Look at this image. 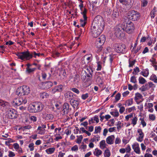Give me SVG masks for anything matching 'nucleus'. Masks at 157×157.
Masks as SVG:
<instances>
[{"label":"nucleus","instance_id":"ea45409f","mask_svg":"<svg viewBox=\"0 0 157 157\" xmlns=\"http://www.w3.org/2000/svg\"><path fill=\"white\" fill-rule=\"evenodd\" d=\"M87 18L85 19L83 18V19H81L80 20V25L82 27H84L86 25V23Z\"/></svg>","mask_w":157,"mask_h":157},{"label":"nucleus","instance_id":"7ed1b4c3","mask_svg":"<svg viewBox=\"0 0 157 157\" xmlns=\"http://www.w3.org/2000/svg\"><path fill=\"white\" fill-rule=\"evenodd\" d=\"M43 106V104L40 102H34L29 105L28 110L31 113H38L42 110Z\"/></svg>","mask_w":157,"mask_h":157},{"label":"nucleus","instance_id":"ddd939ff","mask_svg":"<svg viewBox=\"0 0 157 157\" xmlns=\"http://www.w3.org/2000/svg\"><path fill=\"white\" fill-rule=\"evenodd\" d=\"M93 70L90 67H87L86 71H85L86 76L89 78V80H91L93 77Z\"/></svg>","mask_w":157,"mask_h":157},{"label":"nucleus","instance_id":"774afa93","mask_svg":"<svg viewBox=\"0 0 157 157\" xmlns=\"http://www.w3.org/2000/svg\"><path fill=\"white\" fill-rule=\"evenodd\" d=\"M89 97V94L88 93H86L84 94H82L81 96L82 99L84 100L86 99Z\"/></svg>","mask_w":157,"mask_h":157},{"label":"nucleus","instance_id":"4be33fe9","mask_svg":"<svg viewBox=\"0 0 157 157\" xmlns=\"http://www.w3.org/2000/svg\"><path fill=\"white\" fill-rule=\"evenodd\" d=\"M157 12V8L155 6H154L150 13V15L151 18H154L155 17L156 14Z\"/></svg>","mask_w":157,"mask_h":157},{"label":"nucleus","instance_id":"bb28decb","mask_svg":"<svg viewBox=\"0 0 157 157\" xmlns=\"http://www.w3.org/2000/svg\"><path fill=\"white\" fill-rule=\"evenodd\" d=\"M134 115V117L131 119V124L133 126H134L137 124L138 121V118L135 116V114Z\"/></svg>","mask_w":157,"mask_h":157},{"label":"nucleus","instance_id":"f257e3e1","mask_svg":"<svg viewBox=\"0 0 157 157\" xmlns=\"http://www.w3.org/2000/svg\"><path fill=\"white\" fill-rule=\"evenodd\" d=\"M105 22L103 18L99 15L96 16L94 19L90 32L94 37L98 36L103 30Z\"/></svg>","mask_w":157,"mask_h":157},{"label":"nucleus","instance_id":"79ce46f5","mask_svg":"<svg viewBox=\"0 0 157 157\" xmlns=\"http://www.w3.org/2000/svg\"><path fill=\"white\" fill-rule=\"evenodd\" d=\"M140 72V69L138 67H136L133 69V71L132 72V74L134 75H136Z\"/></svg>","mask_w":157,"mask_h":157},{"label":"nucleus","instance_id":"c03bdc74","mask_svg":"<svg viewBox=\"0 0 157 157\" xmlns=\"http://www.w3.org/2000/svg\"><path fill=\"white\" fill-rule=\"evenodd\" d=\"M141 6L144 7L147 6L148 3V0H141Z\"/></svg>","mask_w":157,"mask_h":157},{"label":"nucleus","instance_id":"bf43d9fd","mask_svg":"<svg viewBox=\"0 0 157 157\" xmlns=\"http://www.w3.org/2000/svg\"><path fill=\"white\" fill-rule=\"evenodd\" d=\"M126 110L128 111L129 113H130L132 111L136 110V108L135 106H133L131 107L126 109Z\"/></svg>","mask_w":157,"mask_h":157},{"label":"nucleus","instance_id":"473e14b6","mask_svg":"<svg viewBox=\"0 0 157 157\" xmlns=\"http://www.w3.org/2000/svg\"><path fill=\"white\" fill-rule=\"evenodd\" d=\"M54 118L53 115L51 114H45V118L47 120H52Z\"/></svg>","mask_w":157,"mask_h":157},{"label":"nucleus","instance_id":"6ab92c4d","mask_svg":"<svg viewBox=\"0 0 157 157\" xmlns=\"http://www.w3.org/2000/svg\"><path fill=\"white\" fill-rule=\"evenodd\" d=\"M115 139L114 135H111L107 137L106 139L107 143L109 144H112Z\"/></svg>","mask_w":157,"mask_h":157},{"label":"nucleus","instance_id":"3c124183","mask_svg":"<svg viewBox=\"0 0 157 157\" xmlns=\"http://www.w3.org/2000/svg\"><path fill=\"white\" fill-rule=\"evenodd\" d=\"M110 114L114 117H117L119 115V113L117 110H116L115 111L111 112Z\"/></svg>","mask_w":157,"mask_h":157},{"label":"nucleus","instance_id":"338daca9","mask_svg":"<svg viewBox=\"0 0 157 157\" xmlns=\"http://www.w3.org/2000/svg\"><path fill=\"white\" fill-rule=\"evenodd\" d=\"M94 121H95L96 123H98L99 122V117L98 116L96 115L93 117Z\"/></svg>","mask_w":157,"mask_h":157},{"label":"nucleus","instance_id":"a18cd8bd","mask_svg":"<svg viewBox=\"0 0 157 157\" xmlns=\"http://www.w3.org/2000/svg\"><path fill=\"white\" fill-rule=\"evenodd\" d=\"M96 63L97 64V68L96 70L98 71H101L102 68V66L101 65L102 62H96Z\"/></svg>","mask_w":157,"mask_h":157},{"label":"nucleus","instance_id":"864d4df0","mask_svg":"<svg viewBox=\"0 0 157 157\" xmlns=\"http://www.w3.org/2000/svg\"><path fill=\"white\" fill-rule=\"evenodd\" d=\"M0 105L4 107L8 106L9 105V103L4 101H0Z\"/></svg>","mask_w":157,"mask_h":157},{"label":"nucleus","instance_id":"58836bf2","mask_svg":"<svg viewBox=\"0 0 157 157\" xmlns=\"http://www.w3.org/2000/svg\"><path fill=\"white\" fill-rule=\"evenodd\" d=\"M140 121V124L142 125L143 127H144L147 125V123L145 121L144 118L141 117L139 119Z\"/></svg>","mask_w":157,"mask_h":157},{"label":"nucleus","instance_id":"39448f33","mask_svg":"<svg viewBox=\"0 0 157 157\" xmlns=\"http://www.w3.org/2000/svg\"><path fill=\"white\" fill-rule=\"evenodd\" d=\"M30 89L29 86H23L18 88L16 90V94L18 96H25L29 93Z\"/></svg>","mask_w":157,"mask_h":157},{"label":"nucleus","instance_id":"8fccbe9b","mask_svg":"<svg viewBox=\"0 0 157 157\" xmlns=\"http://www.w3.org/2000/svg\"><path fill=\"white\" fill-rule=\"evenodd\" d=\"M125 151L126 153H130L131 149L130 146L129 145H127L126 147L124 148Z\"/></svg>","mask_w":157,"mask_h":157},{"label":"nucleus","instance_id":"e433bc0d","mask_svg":"<svg viewBox=\"0 0 157 157\" xmlns=\"http://www.w3.org/2000/svg\"><path fill=\"white\" fill-rule=\"evenodd\" d=\"M48 96V94L45 92L41 93L40 94V98L42 99L47 98Z\"/></svg>","mask_w":157,"mask_h":157},{"label":"nucleus","instance_id":"7c9ffc66","mask_svg":"<svg viewBox=\"0 0 157 157\" xmlns=\"http://www.w3.org/2000/svg\"><path fill=\"white\" fill-rule=\"evenodd\" d=\"M38 133L40 135H44L46 132L45 129L41 128V127H38L37 130Z\"/></svg>","mask_w":157,"mask_h":157},{"label":"nucleus","instance_id":"a19ab883","mask_svg":"<svg viewBox=\"0 0 157 157\" xmlns=\"http://www.w3.org/2000/svg\"><path fill=\"white\" fill-rule=\"evenodd\" d=\"M119 16V12L117 10H113L112 13V17L113 18H117Z\"/></svg>","mask_w":157,"mask_h":157},{"label":"nucleus","instance_id":"dca6fc26","mask_svg":"<svg viewBox=\"0 0 157 157\" xmlns=\"http://www.w3.org/2000/svg\"><path fill=\"white\" fill-rule=\"evenodd\" d=\"M132 147L134 151L136 154H140L141 153L139 145L138 143L137 142L134 143L132 145Z\"/></svg>","mask_w":157,"mask_h":157},{"label":"nucleus","instance_id":"b1692460","mask_svg":"<svg viewBox=\"0 0 157 157\" xmlns=\"http://www.w3.org/2000/svg\"><path fill=\"white\" fill-rule=\"evenodd\" d=\"M140 74L143 76L145 77H147L149 74V70L147 68L144 70L143 71L140 73Z\"/></svg>","mask_w":157,"mask_h":157},{"label":"nucleus","instance_id":"37998d69","mask_svg":"<svg viewBox=\"0 0 157 157\" xmlns=\"http://www.w3.org/2000/svg\"><path fill=\"white\" fill-rule=\"evenodd\" d=\"M130 82L134 84L137 83V81L136 79V77L133 76H132L130 78Z\"/></svg>","mask_w":157,"mask_h":157},{"label":"nucleus","instance_id":"5701e85b","mask_svg":"<svg viewBox=\"0 0 157 157\" xmlns=\"http://www.w3.org/2000/svg\"><path fill=\"white\" fill-rule=\"evenodd\" d=\"M143 98V96L141 94L137 92L135 94V97H134V100L136 102L137 104H138L139 103L137 102V100L141 99Z\"/></svg>","mask_w":157,"mask_h":157},{"label":"nucleus","instance_id":"de8ad7c7","mask_svg":"<svg viewBox=\"0 0 157 157\" xmlns=\"http://www.w3.org/2000/svg\"><path fill=\"white\" fill-rule=\"evenodd\" d=\"M145 106H146V108H149L150 109V108H151L153 106V104L152 103H147L146 102L145 104Z\"/></svg>","mask_w":157,"mask_h":157},{"label":"nucleus","instance_id":"4d7b16f0","mask_svg":"<svg viewBox=\"0 0 157 157\" xmlns=\"http://www.w3.org/2000/svg\"><path fill=\"white\" fill-rule=\"evenodd\" d=\"M34 144L33 143H31L29 144L28 146L30 151H33L34 150Z\"/></svg>","mask_w":157,"mask_h":157},{"label":"nucleus","instance_id":"13d9d810","mask_svg":"<svg viewBox=\"0 0 157 157\" xmlns=\"http://www.w3.org/2000/svg\"><path fill=\"white\" fill-rule=\"evenodd\" d=\"M134 114L133 113H131L130 114L127 115L125 117V119L126 121H128L129 118H133Z\"/></svg>","mask_w":157,"mask_h":157},{"label":"nucleus","instance_id":"0eeeda50","mask_svg":"<svg viewBox=\"0 0 157 157\" xmlns=\"http://www.w3.org/2000/svg\"><path fill=\"white\" fill-rule=\"evenodd\" d=\"M19 97L14 99L13 101V105H19L21 104H25L27 102V100L25 96H19Z\"/></svg>","mask_w":157,"mask_h":157},{"label":"nucleus","instance_id":"1a4fd4ad","mask_svg":"<svg viewBox=\"0 0 157 157\" xmlns=\"http://www.w3.org/2000/svg\"><path fill=\"white\" fill-rule=\"evenodd\" d=\"M6 114L10 119H15L17 117V111L13 109H9L6 111Z\"/></svg>","mask_w":157,"mask_h":157},{"label":"nucleus","instance_id":"9b49d317","mask_svg":"<svg viewBox=\"0 0 157 157\" xmlns=\"http://www.w3.org/2000/svg\"><path fill=\"white\" fill-rule=\"evenodd\" d=\"M124 30V28L121 26H117L115 28L114 34L117 37H119L123 36V32Z\"/></svg>","mask_w":157,"mask_h":157},{"label":"nucleus","instance_id":"4468645a","mask_svg":"<svg viewBox=\"0 0 157 157\" xmlns=\"http://www.w3.org/2000/svg\"><path fill=\"white\" fill-rule=\"evenodd\" d=\"M63 115H67L69 112L71 110V109L69 108V104L67 103H65L63 104Z\"/></svg>","mask_w":157,"mask_h":157},{"label":"nucleus","instance_id":"a878e982","mask_svg":"<svg viewBox=\"0 0 157 157\" xmlns=\"http://www.w3.org/2000/svg\"><path fill=\"white\" fill-rule=\"evenodd\" d=\"M133 102V100L132 98H130L126 100L125 102V104L124 105L126 106H129L131 105Z\"/></svg>","mask_w":157,"mask_h":157},{"label":"nucleus","instance_id":"09e8293b","mask_svg":"<svg viewBox=\"0 0 157 157\" xmlns=\"http://www.w3.org/2000/svg\"><path fill=\"white\" fill-rule=\"evenodd\" d=\"M78 137L77 139V141H76V143L79 144H80L82 141V140L83 138V136L82 135H80L79 136H77Z\"/></svg>","mask_w":157,"mask_h":157},{"label":"nucleus","instance_id":"603ef678","mask_svg":"<svg viewBox=\"0 0 157 157\" xmlns=\"http://www.w3.org/2000/svg\"><path fill=\"white\" fill-rule=\"evenodd\" d=\"M148 86L149 87V89L150 88H154L155 87V85L154 84L151 82H148Z\"/></svg>","mask_w":157,"mask_h":157},{"label":"nucleus","instance_id":"49530a36","mask_svg":"<svg viewBox=\"0 0 157 157\" xmlns=\"http://www.w3.org/2000/svg\"><path fill=\"white\" fill-rule=\"evenodd\" d=\"M58 92H61L63 90V86L62 85H60L56 86Z\"/></svg>","mask_w":157,"mask_h":157},{"label":"nucleus","instance_id":"0e129e2a","mask_svg":"<svg viewBox=\"0 0 157 157\" xmlns=\"http://www.w3.org/2000/svg\"><path fill=\"white\" fill-rule=\"evenodd\" d=\"M73 81L74 82H75L76 81H78L79 79V76L78 74H76L75 75V76L73 78Z\"/></svg>","mask_w":157,"mask_h":157},{"label":"nucleus","instance_id":"5fc2aeb1","mask_svg":"<svg viewBox=\"0 0 157 157\" xmlns=\"http://www.w3.org/2000/svg\"><path fill=\"white\" fill-rule=\"evenodd\" d=\"M70 90L77 94H78L80 93L79 91L76 88H70Z\"/></svg>","mask_w":157,"mask_h":157},{"label":"nucleus","instance_id":"aec40b11","mask_svg":"<svg viewBox=\"0 0 157 157\" xmlns=\"http://www.w3.org/2000/svg\"><path fill=\"white\" fill-rule=\"evenodd\" d=\"M74 94L71 91H69L66 92L64 94V96L66 98L68 99H73L74 97Z\"/></svg>","mask_w":157,"mask_h":157},{"label":"nucleus","instance_id":"6e6d98bb","mask_svg":"<svg viewBox=\"0 0 157 157\" xmlns=\"http://www.w3.org/2000/svg\"><path fill=\"white\" fill-rule=\"evenodd\" d=\"M86 12H87V10L85 8H84V10L83 11L81 12V14H82L83 15V18H85V19H87V17L86 16Z\"/></svg>","mask_w":157,"mask_h":157},{"label":"nucleus","instance_id":"393cba45","mask_svg":"<svg viewBox=\"0 0 157 157\" xmlns=\"http://www.w3.org/2000/svg\"><path fill=\"white\" fill-rule=\"evenodd\" d=\"M149 79L154 83H157V76L155 74H152L150 76Z\"/></svg>","mask_w":157,"mask_h":157},{"label":"nucleus","instance_id":"a211bd4d","mask_svg":"<svg viewBox=\"0 0 157 157\" xmlns=\"http://www.w3.org/2000/svg\"><path fill=\"white\" fill-rule=\"evenodd\" d=\"M61 130V128H56L55 129V136L56 138L54 139L56 141H58L59 140L62 138V136L60 135V132H59Z\"/></svg>","mask_w":157,"mask_h":157},{"label":"nucleus","instance_id":"2eb2a0df","mask_svg":"<svg viewBox=\"0 0 157 157\" xmlns=\"http://www.w3.org/2000/svg\"><path fill=\"white\" fill-rule=\"evenodd\" d=\"M71 105L74 108H78V106L80 103V99H71L70 101Z\"/></svg>","mask_w":157,"mask_h":157},{"label":"nucleus","instance_id":"6e6552de","mask_svg":"<svg viewBox=\"0 0 157 157\" xmlns=\"http://www.w3.org/2000/svg\"><path fill=\"white\" fill-rule=\"evenodd\" d=\"M128 16L130 20L136 21L139 20L140 15L139 12L134 10H132L129 12Z\"/></svg>","mask_w":157,"mask_h":157},{"label":"nucleus","instance_id":"72a5a7b5","mask_svg":"<svg viewBox=\"0 0 157 157\" xmlns=\"http://www.w3.org/2000/svg\"><path fill=\"white\" fill-rule=\"evenodd\" d=\"M106 143L104 140H101L100 143V147L102 149H104L106 147Z\"/></svg>","mask_w":157,"mask_h":157},{"label":"nucleus","instance_id":"9d476101","mask_svg":"<svg viewBox=\"0 0 157 157\" xmlns=\"http://www.w3.org/2000/svg\"><path fill=\"white\" fill-rule=\"evenodd\" d=\"M124 30L127 33H132L135 29V26L133 23L131 21H130L126 23L124 26Z\"/></svg>","mask_w":157,"mask_h":157},{"label":"nucleus","instance_id":"20e7f679","mask_svg":"<svg viewBox=\"0 0 157 157\" xmlns=\"http://www.w3.org/2000/svg\"><path fill=\"white\" fill-rule=\"evenodd\" d=\"M113 48L114 51L119 54H125L127 52L126 45L123 43H115L113 44Z\"/></svg>","mask_w":157,"mask_h":157},{"label":"nucleus","instance_id":"052dcab7","mask_svg":"<svg viewBox=\"0 0 157 157\" xmlns=\"http://www.w3.org/2000/svg\"><path fill=\"white\" fill-rule=\"evenodd\" d=\"M149 118L150 120L154 121L155 119V117L153 114H150L149 115Z\"/></svg>","mask_w":157,"mask_h":157},{"label":"nucleus","instance_id":"f8f14e48","mask_svg":"<svg viewBox=\"0 0 157 157\" xmlns=\"http://www.w3.org/2000/svg\"><path fill=\"white\" fill-rule=\"evenodd\" d=\"M26 66L25 73L28 74H33L37 69L36 67H32V65L30 63H28L25 65Z\"/></svg>","mask_w":157,"mask_h":157},{"label":"nucleus","instance_id":"c85d7f7f","mask_svg":"<svg viewBox=\"0 0 157 157\" xmlns=\"http://www.w3.org/2000/svg\"><path fill=\"white\" fill-rule=\"evenodd\" d=\"M84 57L86 58V59L88 61V63L91 62L93 59V56L91 54H87L85 55Z\"/></svg>","mask_w":157,"mask_h":157},{"label":"nucleus","instance_id":"c756f323","mask_svg":"<svg viewBox=\"0 0 157 157\" xmlns=\"http://www.w3.org/2000/svg\"><path fill=\"white\" fill-rule=\"evenodd\" d=\"M117 131L119 132L121 128L124 127V124L121 123V121H119L117 124Z\"/></svg>","mask_w":157,"mask_h":157},{"label":"nucleus","instance_id":"c9c22d12","mask_svg":"<svg viewBox=\"0 0 157 157\" xmlns=\"http://www.w3.org/2000/svg\"><path fill=\"white\" fill-rule=\"evenodd\" d=\"M101 130V128L100 126H96L95 127L94 132V133L95 134L100 133Z\"/></svg>","mask_w":157,"mask_h":157},{"label":"nucleus","instance_id":"69168bd1","mask_svg":"<svg viewBox=\"0 0 157 157\" xmlns=\"http://www.w3.org/2000/svg\"><path fill=\"white\" fill-rule=\"evenodd\" d=\"M135 62H136L135 60H134L133 61H130V60H129V67H132L135 64Z\"/></svg>","mask_w":157,"mask_h":157},{"label":"nucleus","instance_id":"680f3d73","mask_svg":"<svg viewBox=\"0 0 157 157\" xmlns=\"http://www.w3.org/2000/svg\"><path fill=\"white\" fill-rule=\"evenodd\" d=\"M96 81L97 82L100 83L101 84H102V81L101 78L98 76L97 77L96 79Z\"/></svg>","mask_w":157,"mask_h":157},{"label":"nucleus","instance_id":"2f4dec72","mask_svg":"<svg viewBox=\"0 0 157 157\" xmlns=\"http://www.w3.org/2000/svg\"><path fill=\"white\" fill-rule=\"evenodd\" d=\"M102 153V151L97 148L95 149V151L94 152V155L96 156L100 155Z\"/></svg>","mask_w":157,"mask_h":157},{"label":"nucleus","instance_id":"4c0bfd02","mask_svg":"<svg viewBox=\"0 0 157 157\" xmlns=\"http://www.w3.org/2000/svg\"><path fill=\"white\" fill-rule=\"evenodd\" d=\"M111 153L110 151L108 149L105 150L104 152V156L105 157H109Z\"/></svg>","mask_w":157,"mask_h":157},{"label":"nucleus","instance_id":"f3484780","mask_svg":"<svg viewBox=\"0 0 157 157\" xmlns=\"http://www.w3.org/2000/svg\"><path fill=\"white\" fill-rule=\"evenodd\" d=\"M137 133L139 134V136L136 138V140L139 142H141L143 140L144 134L143 132L142 129L139 128L137 130Z\"/></svg>","mask_w":157,"mask_h":157},{"label":"nucleus","instance_id":"412c9836","mask_svg":"<svg viewBox=\"0 0 157 157\" xmlns=\"http://www.w3.org/2000/svg\"><path fill=\"white\" fill-rule=\"evenodd\" d=\"M42 85L45 86L43 89H47L51 87L53 85V83L51 82L48 81L43 83Z\"/></svg>","mask_w":157,"mask_h":157},{"label":"nucleus","instance_id":"f704fd0d","mask_svg":"<svg viewBox=\"0 0 157 157\" xmlns=\"http://www.w3.org/2000/svg\"><path fill=\"white\" fill-rule=\"evenodd\" d=\"M139 83L140 84H144L147 81L143 77L140 76L138 79Z\"/></svg>","mask_w":157,"mask_h":157},{"label":"nucleus","instance_id":"e2e57ef3","mask_svg":"<svg viewBox=\"0 0 157 157\" xmlns=\"http://www.w3.org/2000/svg\"><path fill=\"white\" fill-rule=\"evenodd\" d=\"M50 92L51 94H55L56 92H58L56 86L53 88Z\"/></svg>","mask_w":157,"mask_h":157},{"label":"nucleus","instance_id":"f03ea898","mask_svg":"<svg viewBox=\"0 0 157 157\" xmlns=\"http://www.w3.org/2000/svg\"><path fill=\"white\" fill-rule=\"evenodd\" d=\"M16 55L18 57V58L22 60H28L32 58L33 57L36 58V56H40V53H36V52H32L31 53L27 51L25 52H17L15 53Z\"/></svg>","mask_w":157,"mask_h":157},{"label":"nucleus","instance_id":"cd10ccee","mask_svg":"<svg viewBox=\"0 0 157 157\" xmlns=\"http://www.w3.org/2000/svg\"><path fill=\"white\" fill-rule=\"evenodd\" d=\"M55 150V148L51 147L46 149L45 152L48 154H51L54 152Z\"/></svg>","mask_w":157,"mask_h":157},{"label":"nucleus","instance_id":"423d86ee","mask_svg":"<svg viewBox=\"0 0 157 157\" xmlns=\"http://www.w3.org/2000/svg\"><path fill=\"white\" fill-rule=\"evenodd\" d=\"M105 40V37L104 35H101L95 41V46L98 49L96 52L98 53L102 50V46L104 44Z\"/></svg>","mask_w":157,"mask_h":157}]
</instances>
